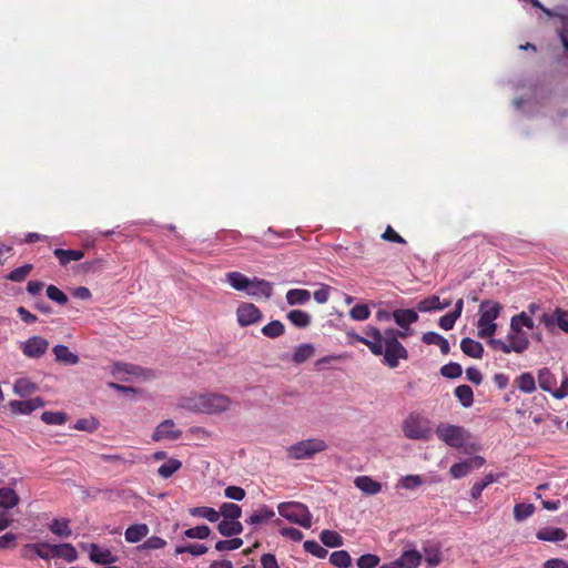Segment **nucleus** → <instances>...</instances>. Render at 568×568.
Segmentation results:
<instances>
[{
    "instance_id": "nucleus-28",
    "label": "nucleus",
    "mask_w": 568,
    "mask_h": 568,
    "mask_svg": "<svg viewBox=\"0 0 568 568\" xmlns=\"http://www.w3.org/2000/svg\"><path fill=\"white\" fill-rule=\"evenodd\" d=\"M38 390V385L28 377H20L13 384L14 394L27 397Z\"/></svg>"
},
{
    "instance_id": "nucleus-29",
    "label": "nucleus",
    "mask_w": 568,
    "mask_h": 568,
    "mask_svg": "<svg viewBox=\"0 0 568 568\" xmlns=\"http://www.w3.org/2000/svg\"><path fill=\"white\" fill-rule=\"evenodd\" d=\"M460 349L464 354L473 358H481L484 354L483 345L469 337H465L460 342Z\"/></svg>"
},
{
    "instance_id": "nucleus-37",
    "label": "nucleus",
    "mask_w": 568,
    "mask_h": 568,
    "mask_svg": "<svg viewBox=\"0 0 568 568\" xmlns=\"http://www.w3.org/2000/svg\"><path fill=\"white\" fill-rule=\"evenodd\" d=\"M315 353V347L311 343L300 344L293 352L292 361L295 364H302L311 358Z\"/></svg>"
},
{
    "instance_id": "nucleus-33",
    "label": "nucleus",
    "mask_w": 568,
    "mask_h": 568,
    "mask_svg": "<svg viewBox=\"0 0 568 568\" xmlns=\"http://www.w3.org/2000/svg\"><path fill=\"white\" fill-rule=\"evenodd\" d=\"M149 534V527L145 524H135L126 528L125 530V540L128 542L134 544L142 540Z\"/></svg>"
},
{
    "instance_id": "nucleus-39",
    "label": "nucleus",
    "mask_w": 568,
    "mask_h": 568,
    "mask_svg": "<svg viewBox=\"0 0 568 568\" xmlns=\"http://www.w3.org/2000/svg\"><path fill=\"white\" fill-rule=\"evenodd\" d=\"M49 529L52 534L61 538H68L72 534L68 519H53L49 525Z\"/></svg>"
},
{
    "instance_id": "nucleus-2",
    "label": "nucleus",
    "mask_w": 568,
    "mask_h": 568,
    "mask_svg": "<svg viewBox=\"0 0 568 568\" xmlns=\"http://www.w3.org/2000/svg\"><path fill=\"white\" fill-rule=\"evenodd\" d=\"M414 333L410 325L396 328H386L382 332V345L384 352L382 353L383 362L389 368H396L400 361L408 359V351L399 342V339H406Z\"/></svg>"
},
{
    "instance_id": "nucleus-15",
    "label": "nucleus",
    "mask_w": 568,
    "mask_h": 568,
    "mask_svg": "<svg viewBox=\"0 0 568 568\" xmlns=\"http://www.w3.org/2000/svg\"><path fill=\"white\" fill-rule=\"evenodd\" d=\"M273 293V285L271 282H267L262 278H251L246 294L253 297H263L268 300Z\"/></svg>"
},
{
    "instance_id": "nucleus-14",
    "label": "nucleus",
    "mask_w": 568,
    "mask_h": 568,
    "mask_svg": "<svg viewBox=\"0 0 568 568\" xmlns=\"http://www.w3.org/2000/svg\"><path fill=\"white\" fill-rule=\"evenodd\" d=\"M90 559L99 565H111L116 561V556L111 552L106 547H101L97 544H90L87 547Z\"/></svg>"
},
{
    "instance_id": "nucleus-36",
    "label": "nucleus",
    "mask_w": 568,
    "mask_h": 568,
    "mask_svg": "<svg viewBox=\"0 0 568 568\" xmlns=\"http://www.w3.org/2000/svg\"><path fill=\"white\" fill-rule=\"evenodd\" d=\"M53 558H62L68 562H72L78 558V552L71 544L54 545Z\"/></svg>"
},
{
    "instance_id": "nucleus-55",
    "label": "nucleus",
    "mask_w": 568,
    "mask_h": 568,
    "mask_svg": "<svg viewBox=\"0 0 568 568\" xmlns=\"http://www.w3.org/2000/svg\"><path fill=\"white\" fill-rule=\"evenodd\" d=\"M31 270H32V265L31 264H24V265H22L20 267L14 268L13 271H11L7 275V278L9 281H12V282H22L29 275Z\"/></svg>"
},
{
    "instance_id": "nucleus-18",
    "label": "nucleus",
    "mask_w": 568,
    "mask_h": 568,
    "mask_svg": "<svg viewBox=\"0 0 568 568\" xmlns=\"http://www.w3.org/2000/svg\"><path fill=\"white\" fill-rule=\"evenodd\" d=\"M53 548L54 545H51L49 542L42 541L37 544H29L24 547L23 556L27 558H30L31 556L29 552H34L38 557L49 560L53 558Z\"/></svg>"
},
{
    "instance_id": "nucleus-49",
    "label": "nucleus",
    "mask_w": 568,
    "mask_h": 568,
    "mask_svg": "<svg viewBox=\"0 0 568 568\" xmlns=\"http://www.w3.org/2000/svg\"><path fill=\"white\" fill-rule=\"evenodd\" d=\"M41 420L47 425H63L68 420V415L63 412H43Z\"/></svg>"
},
{
    "instance_id": "nucleus-8",
    "label": "nucleus",
    "mask_w": 568,
    "mask_h": 568,
    "mask_svg": "<svg viewBox=\"0 0 568 568\" xmlns=\"http://www.w3.org/2000/svg\"><path fill=\"white\" fill-rule=\"evenodd\" d=\"M327 444L322 438H308L287 447V456L292 459H308L327 449Z\"/></svg>"
},
{
    "instance_id": "nucleus-9",
    "label": "nucleus",
    "mask_w": 568,
    "mask_h": 568,
    "mask_svg": "<svg viewBox=\"0 0 568 568\" xmlns=\"http://www.w3.org/2000/svg\"><path fill=\"white\" fill-rule=\"evenodd\" d=\"M346 335L349 338V343L359 342L366 345L368 349L372 352V354L376 356H381L382 353L384 352L382 345V331L376 326H365V328L363 329V335H359L353 331L347 332Z\"/></svg>"
},
{
    "instance_id": "nucleus-11",
    "label": "nucleus",
    "mask_w": 568,
    "mask_h": 568,
    "mask_svg": "<svg viewBox=\"0 0 568 568\" xmlns=\"http://www.w3.org/2000/svg\"><path fill=\"white\" fill-rule=\"evenodd\" d=\"M540 323L550 332L558 327L568 334V311L556 307L551 313H544Z\"/></svg>"
},
{
    "instance_id": "nucleus-59",
    "label": "nucleus",
    "mask_w": 568,
    "mask_h": 568,
    "mask_svg": "<svg viewBox=\"0 0 568 568\" xmlns=\"http://www.w3.org/2000/svg\"><path fill=\"white\" fill-rule=\"evenodd\" d=\"M47 296L53 301L57 302L60 305H64L68 302L67 295L57 286L49 285L47 287Z\"/></svg>"
},
{
    "instance_id": "nucleus-34",
    "label": "nucleus",
    "mask_w": 568,
    "mask_h": 568,
    "mask_svg": "<svg viewBox=\"0 0 568 568\" xmlns=\"http://www.w3.org/2000/svg\"><path fill=\"white\" fill-rule=\"evenodd\" d=\"M515 384L517 388L525 394H531L537 388L535 377L529 372L518 375L515 379Z\"/></svg>"
},
{
    "instance_id": "nucleus-40",
    "label": "nucleus",
    "mask_w": 568,
    "mask_h": 568,
    "mask_svg": "<svg viewBox=\"0 0 568 568\" xmlns=\"http://www.w3.org/2000/svg\"><path fill=\"white\" fill-rule=\"evenodd\" d=\"M18 503L19 497L13 489L8 487L0 488V506L2 508H13Z\"/></svg>"
},
{
    "instance_id": "nucleus-7",
    "label": "nucleus",
    "mask_w": 568,
    "mask_h": 568,
    "mask_svg": "<svg viewBox=\"0 0 568 568\" xmlns=\"http://www.w3.org/2000/svg\"><path fill=\"white\" fill-rule=\"evenodd\" d=\"M278 514L287 519L290 523L300 525L304 528H311L312 526V514L308 508L297 501L281 503L277 506Z\"/></svg>"
},
{
    "instance_id": "nucleus-35",
    "label": "nucleus",
    "mask_w": 568,
    "mask_h": 568,
    "mask_svg": "<svg viewBox=\"0 0 568 568\" xmlns=\"http://www.w3.org/2000/svg\"><path fill=\"white\" fill-rule=\"evenodd\" d=\"M251 278L240 272H229L226 274V282L236 291H247Z\"/></svg>"
},
{
    "instance_id": "nucleus-58",
    "label": "nucleus",
    "mask_w": 568,
    "mask_h": 568,
    "mask_svg": "<svg viewBox=\"0 0 568 568\" xmlns=\"http://www.w3.org/2000/svg\"><path fill=\"white\" fill-rule=\"evenodd\" d=\"M424 484L419 475H406L400 479V487L407 490H413Z\"/></svg>"
},
{
    "instance_id": "nucleus-46",
    "label": "nucleus",
    "mask_w": 568,
    "mask_h": 568,
    "mask_svg": "<svg viewBox=\"0 0 568 568\" xmlns=\"http://www.w3.org/2000/svg\"><path fill=\"white\" fill-rule=\"evenodd\" d=\"M217 513H220V516H223L224 519H239L242 515V509L236 504L224 503L221 505Z\"/></svg>"
},
{
    "instance_id": "nucleus-19",
    "label": "nucleus",
    "mask_w": 568,
    "mask_h": 568,
    "mask_svg": "<svg viewBox=\"0 0 568 568\" xmlns=\"http://www.w3.org/2000/svg\"><path fill=\"white\" fill-rule=\"evenodd\" d=\"M418 318V313L413 308H397L393 311V321L398 327L415 324Z\"/></svg>"
},
{
    "instance_id": "nucleus-57",
    "label": "nucleus",
    "mask_w": 568,
    "mask_h": 568,
    "mask_svg": "<svg viewBox=\"0 0 568 568\" xmlns=\"http://www.w3.org/2000/svg\"><path fill=\"white\" fill-rule=\"evenodd\" d=\"M371 315L369 307L366 304H357L349 311V316L354 321H366Z\"/></svg>"
},
{
    "instance_id": "nucleus-30",
    "label": "nucleus",
    "mask_w": 568,
    "mask_h": 568,
    "mask_svg": "<svg viewBox=\"0 0 568 568\" xmlns=\"http://www.w3.org/2000/svg\"><path fill=\"white\" fill-rule=\"evenodd\" d=\"M217 530L222 536H236L243 531V525L237 519H223L219 523Z\"/></svg>"
},
{
    "instance_id": "nucleus-53",
    "label": "nucleus",
    "mask_w": 568,
    "mask_h": 568,
    "mask_svg": "<svg viewBox=\"0 0 568 568\" xmlns=\"http://www.w3.org/2000/svg\"><path fill=\"white\" fill-rule=\"evenodd\" d=\"M535 511L532 504H517L514 507V517L517 521H523L530 517Z\"/></svg>"
},
{
    "instance_id": "nucleus-43",
    "label": "nucleus",
    "mask_w": 568,
    "mask_h": 568,
    "mask_svg": "<svg viewBox=\"0 0 568 568\" xmlns=\"http://www.w3.org/2000/svg\"><path fill=\"white\" fill-rule=\"evenodd\" d=\"M423 552L425 561L429 567H436L442 562V554L437 546H425Z\"/></svg>"
},
{
    "instance_id": "nucleus-51",
    "label": "nucleus",
    "mask_w": 568,
    "mask_h": 568,
    "mask_svg": "<svg viewBox=\"0 0 568 568\" xmlns=\"http://www.w3.org/2000/svg\"><path fill=\"white\" fill-rule=\"evenodd\" d=\"M211 529L206 525L189 528L183 532V536L190 539H205L210 536Z\"/></svg>"
},
{
    "instance_id": "nucleus-27",
    "label": "nucleus",
    "mask_w": 568,
    "mask_h": 568,
    "mask_svg": "<svg viewBox=\"0 0 568 568\" xmlns=\"http://www.w3.org/2000/svg\"><path fill=\"white\" fill-rule=\"evenodd\" d=\"M286 302L288 305H305L311 301V292L304 288H292L286 293Z\"/></svg>"
},
{
    "instance_id": "nucleus-16",
    "label": "nucleus",
    "mask_w": 568,
    "mask_h": 568,
    "mask_svg": "<svg viewBox=\"0 0 568 568\" xmlns=\"http://www.w3.org/2000/svg\"><path fill=\"white\" fill-rule=\"evenodd\" d=\"M44 406V402L41 397H34L27 400H11L9 403V407L12 413L29 415L38 408Z\"/></svg>"
},
{
    "instance_id": "nucleus-25",
    "label": "nucleus",
    "mask_w": 568,
    "mask_h": 568,
    "mask_svg": "<svg viewBox=\"0 0 568 568\" xmlns=\"http://www.w3.org/2000/svg\"><path fill=\"white\" fill-rule=\"evenodd\" d=\"M422 561V554L416 549H406L397 559L400 568H417Z\"/></svg>"
},
{
    "instance_id": "nucleus-50",
    "label": "nucleus",
    "mask_w": 568,
    "mask_h": 568,
    "mask_svg": "<svg viewBox=\"0 0 568 568\" xmlns=\"http://www.w3.org/2000/svg\"><path fill=\"white\" fill-rule=\"evenodd\" d=\"M284 332H285V327H284L283 323L280 321H272V322L267 323L265 326H263V328H262L263 335H265L266 337H270V338H276V337L283 335Z\"/></svg>"
},
{
    "instance_id": "nucleus-42",
    "label": "nucleus",
    "mask_w": 568,
    "mask_h": 568,
    "mask_svg": "<svg viewBox=\"0 0 568 568\" xmlns=\"http://www.w3.org/2000/svg\"><path fill=\"white\" fill-rule=\"evenodd\" d=\"M455 396L464 407H470L474 402V393L470 386L459 385L455 389Z\"/></svg>"
},
{
    "instance_id": "nucleus-56",
    "label": "nucleus",
    "mask_w": 568,
    "mask_h": 568,
    "mask_svg": "<svg viewBox=\"0 0 568 568\" xmlns=\"http://www.w3.org/2000/svg\"><path fill=\"white\" fill-rule=\"evenodd\" d=\"M306 552L314 555L317 558H325L327 550L315 540H306L303 545Z\"/></svg>"
},
{
    "instance_id": "nucleus-63",
    "label": "nucleus",
    "mask_w": 568,
    "mask_h": 568,
    "mask_svg": "<svg viewBox=\"0 0 568 568\" xmlns=\"http://www.w3.org/2000/svg\"><path fill=\"white\" fill-rule=\"evenodd\" d=\"M379 564V557L373 554H366L357 559L358 568H375Z\"/></svg>"
},
{
    "instance_id": "nucleus-17",
    "label": "nucleus",
    "mask_w": 568,
    "mask_h": 568,
    "mask_svg": "<svg viewBox=\"0 0 568 568\" xmlns=\"http://www.w3.org/2000/svg\"><path fill=\"white\" fill-rule=\"evenodd\" d=\"M354 485L367 496H374L382 491V484L366 475L357 476L354 479Z\"/></svg>"
},
{
    "instance_id": "nucleus-12",
    "label": "nucleus",
    "mask_w": 568,
    "mask_h": 568,
    "mask_svg": "<svg viewBox=\"0 0 568 568\" xmlns=\"http://www.w3.org/2000/svg\"><path fill=\"white\" fill-rule=\"evenodd\" d=\"M237 323L242 327L257 323L262 318L261 311L252 303H242L236 308Z\"/></svg>"
},
{
    "instance_id": "nucleus-5",
    "label": "nucleus",
    "mask_w": 568,
    "mask_h": 568,
    "mask_svg": "<svg viewBox=\"0 0 568 568\" xmlns=\"http://www.w3.org/2000/svg\"><path fill=\"white\" fill-rule=\"evenodd\" d=\"M488 344L494 349H499L505 354H523L528 349L530 341L527 332L509 324L506 339L491 338L488 341Z\"/></svg>"
},
{
    "instance_id": "nucleus-6",
    "label": "nucleus",
    "mask_w": 568,
    "mask_h": 568,
    "mask_svg": "<svg viewBox=\"0 0 568 568\" xmlns=\"http://www.w3.org/2000/svg\"><path fill=\"white\" fill-rule=\"evenodd\" d=\"M402 430L406 438L412 440H429L433 428L429 419L418 413H410L403 420Z\"/></svg>"
},
{
    "instance_id": "nucleus-54",
    "label": "nucleus",
    "mask_w": 568,
    "mask_h": 568,
    "mask_svg": "<svg viewBox=\"0 0 568 568\" xmlns=\"http://www.w3.org/2000/svg\"><path fill=\"white\" fill-rule=\"evenodd\" d=\"M98 427H99V422L94 417L78 419L73 425L74 429L88 432V433L95 432L98 429Z\"/></svg>"
},
{
    "instance_id": "nucleus-22",
    "label": "nucleus",
    "mask_w": 568,
    "mask_h": 568,
    "mask_svg": "<svg viewBox=\"0 0 568 568\" xmlns=\"http://www.w3.org/2000/svg\"><path fill=\"white\" fill-rule=\"evenodd\" d=\"M536 537L541 541L558 542L565 540L567 534L562 528L542 527L537 531Z\"/></svg>"
},
{
    "instance_id": "nucleus-20",
    "label": "nucleus",
    "mask_w": 568,
    "mask_h": 568,
    "mask_svg": "<svg viewBox=\"0 0 568 568\" xmlns=\"http://www.w3.org/2000/svg\"><path fill=\"white\" fill-rule=\"evenodd\" d=\"M537 381L539 388L552 395L557 385V378L555 374L547 367H542L537 372Z\"/></svg>"
},
{
    "instance_id": "nucleus-23",
    "label": "nucleus",
    "mask_w": 568,
    "mask_h": 568,
    "mask_svg": "<svg viewBox=\"0 0 568 568\" xmlns=\"http://www.w3.org/2000/svg\"><path fill=\"white\" fill-rule=\"evenodd\" d=\"M113 373L118 376L121 375H131L133 377H141L143 379L150 377L143 368L128 363H118L114 365Z\"/></svg>"
},
{
    "instance_id": "nucleus-48",
    "label": "nucleus",
    "mask_w": 568,
    "mask_h": 568,
    "mask_svg": "<svg viewBox=\"0 0 568 568\" xmlns=\"http://www.w3.org/2000/svg\"><path fill=\"white\" fill-rule=\"evenodd\" d=\"M510 324L514 326H517L518 328L523 329L524 327L528 329H532L535 327V322L532 320V316H530L527 312H521L517 315H514L510 318Z\"/></svg>"
},
{
    "instance_id": "nucleus-52",
    "label": "nucleus",
    "mask_w": 568,
    "mask_h": 568,
    "mask_svg": "<svg viewBox=\"0 0 568 568\" xmlns=\"http://www.w3.org/2000/svg\"><path fill=\"white\" fill-rule=\"evenodd\" d=\"M470 470L471 463H467V460H465L454 464L449 469V475L455 479H459L466 477L470 473Z\"/></svg>"
},
{
    "instance_id": "nucleus-24",
    "label": "nucleus",
    "mask_w": 568,
    "mask_h": 568,
    "mask_svg": "<svg viewBox=\"0 0 568 568\" xmlns=\"http://www.w3.org/2000/svg\"><path fill=\"white\" fill-rule=\"evenodd\" d=\"M275 511L266 505H262L256 510H254L250 517L246 519V523L252 526H256L263 523H266L274 518Z\"/></svg>"
},
{
    "instance_id": "nucleus-38",
    "label": "nucleus",
    "mask_w": 568,
    "mask_h": 568,
    "mask_svg": "<svg viewBox=\"0 0 568 568\" xmlns=\"http://www.w3.org/2000/svg\"><path fill=\"white\" fill-rule=\"evenodd\" d=\"M193 517H200L209 520L210 523H216L220 518V513L212 507H194L189 510Z\"/></svg>"
},
{
    "instance_id": "nucleus-13",
    "label": "nucleus",
    "mask_w": 568,
    "mask_h": 568,
    "mask_svg": "<svg viewBox=\"0 0 568 568\" xmlns=\"http://www.w3.org/2000/svg\"><path fill=\"white\" fill-rule=\"evenodd\" d=\"M181 435L182 432L176 427L175 423L172 419H165L155 427L152 439L154 442L176 440Z\"/></svg>"
},
{
    "instance_id": "nucleus-10",
    "label": "nucleus",
    "mask_w": 568,
    "mask_h": 568,
    "mask_svg": "<svg viewBox=\"0 0 568 568\" xmlns=\"http://www.w3.org/2000/svg\"><path fill=\"white\" fill-rule=\"evenodd\" d=\"M49 348V342L38 335L31 336L20 343L22 354L28 358H40Z\"/></svg>"
},
{
    "instance_id": "nucleus-64",
    "label": "nucleus",
    "mask_w": 568,
    "mask_h": 568,
    "mask_svg": "<svg viewBox=\"0 0 568 568\" xmlns=\"http://www.w3.org/2000/svg\"><path fill=\"white\" fill-rule=\"evenodd\" d=\"M224 496L232 500H242L245 497V490L239 486H229L224 489Z\"/></svg>"
},
{
    "instance_id": "nucleus-45",
    "label": "nucleus",
    "mask_w": 568,
    "mask_h": 568,
    "mask_svg": "<svg viewBox=\"0 0 568 568\" xmlns=\"http://www.w3.org/2000/svg\"><path fill=\"white\" fill-rule=\"evenodd\" d=\"M329 561L337 568H348L352 564V558L346 550H337L331 554Z\"/></svg>"
},
{
    "instance_id": "nucleus-62",
    "label": "nucleus",
    "mask_w": 568,
    "mask_h": 568,
    "mask_svg": "<svg viewBox=\"0 0 568 568\" xmlns=\"http://www.w3.org/2000/svg\"><path fill=\"white\" fill-rule=\"evenodd\" d=\"M166 546V541L158 536H152L148 538L140 548L143 550H155V549H162Z\"/></svg>"
},
{
    "instance_id": "nucleus-41",
    "label": "nucleus",
    "mask_w": 568,
    "mask_h": 568,
    "mask_svg": "<svg viewBox=\"0 0 568 568\" xmlns=\"http://www.w3.org/2000/svg\"><path fill=\"white\" fill-rule=\"evenodd\" d=\"M320 538H321V541L326 547L334 548V547H341L343 545V537L337 531H334V530H328V529L323 530L320 535Z\"/></svg>"
},
{
    "instance_id": "nucleus-44",
    "label": "nucleus",
    "mask_w": 568,
    "mask_h": 568,
    "mask_svg": "<svg viewBox=\"0 0 568 568\" xmlns=\"http://www.w3.org/2000/svg\"><path fill=\"white\" fill-rule=\"evenodd\" d=\"M181 466L182 463L179 459L170 458L159 467L158 474L160 477L166 479L170 478L175 471H178Z\"/></svg>"
},
{
    "instance_id": "nucleus-26",
    "label": "nucleus",
    "mask_w": 568,
    "mask_h": 568,
    "mask_svg": "<svg viewBox=\"0 0 568 568\" xmlns=\"http://www.w3.org/2000/svg\"><path fill=\"white\" fill-rule=\"evenodd\" d=\"M54 256L58 258L60 265L67 266L73 261H80L84 256V252L81 250H63L55 248L53 251Z\"/></svg>"
},
{
    "instance_id": "nucleus-47",
    "label": "nucleus",
    "mask_w": 568,
    "mask_h": 568,
    "mask_svg": "<svg viewBox=\"0 0 568 568\" xmlns=\"http://www.w3.org/2000/svg\"><path fill=\"white\" fill-rule=\"evenodd\" d=\"M497 480V477L494 474H487L481 480L476 481L470 490V495L474 499L480 497L483 490Z\"/></svg>"
},
{
    "instance_id": "nucleus-3",
    "label": "nucleus",
    "mask_w": 568,
    "mask_h": 568,
    "mask_svg": "<svg viewBox=\"0 0 568 568\" xmlns=\"http://www.w3.org/2000/svg\"><path fill=\"white\" fill-rule=\"evenodd\" d=\"M435 433L443 443L452 448L462 449L466 454L478 449V445L473 442L471 434L463 426L440 423Z\"/></svg>"
},
{
    "instance_id": "nucleus-31",
    "label": "nucleus",
    "mask_w": 568,
    "mask_h": 568,
    "mask_svg": "<svg viewBox=\"0 0 568 568\" xmlns=\"http://www.w3.org/2000/svg\"><path fill=\"white\" fill-rule=\"evenodd\" d=\"M286 318L297 328H306L312 323V316L302 310H292L286 314Z\"/></svg>"
},
{
    "instance_id": "nucleus-1",
    "label": "nucleus",
    "mask_w": 568,
    "mask_h": 568,
    "mask_svg": "<svg viewBox=\"0 0 568 568\" xmlns=\"http://www.w3.org/2000/svg\"><path fill=\"white\" fill-rule=\"evenodd\" d=\"M229 396L219 393H194L180 399L179 406L183 409L207 415L222 414L231 408Z\"/></svg>"
},
{
    "instance_id": "nucleus-32",
    "label": "nucleus",
    "mask_w": 568,
    "mask_h": 568,
    "mask_svg": "<svg viewBox=\"0 0 568 568\" xmlns=\"http://www.w3.org/2000/svg\"><path fill=\"white\" fill-rule=\"evenodd\" d=\"M52 351L55 359L61 363L67 365H75L79 363V356L72 353L65 345H55Z\"/></svg>"
},
{
    "instance_id": "nucleus-4",
    "label": "nucleus",
    "mask_w": 568,
    "mask_h": 568,
    "mask_svg": "<svg viewBox=\"0 0 568 568\" xmlns=\"http://www.w3.org/2000/svg\"><path fill=\"white\" fill-rule=\"evenodd\" d=\"M503 311L500 303L491 300H485L480 303L478 310L477 336L479 338L491 339L497 332V318Z\"/></svg>"
},
{
    "instance_id": "nucleus-21",
    "label": "nucleus",
    "mask_w": 568,
    "mask_h": 568,
    "mask_svg": "<svg viewBox=\"0 0 568 568\" xmlns=\"http://www.w3.org/2000/svg\"><path fill=\"white\" fill-rule=\"evenodd\" d=\"M452 304L450 300L440 301L438 296L433 295L422 300L417 308L419 312L426 313L432 311H442L447 308Z\"/></svg>"
},
{
    "instance_id": "nucleus-60",
    "label": "nucleus",
    "mask_w": 568,
    "mask_h": 568,
    "mask_svg": "<svg viewBox=\"0 0 568 568\" xmlns=\"http://www.w3.org/2000/svg\"><path fill=\"white\" fill-rule=\"evenodd\" d=\"M242 545H243V540L241 538L219 540L215 544V549L219 551L235 550V549H239Z\"/></svg>"
},
{
    "instance_id": "nucleus-61",
    "label": "nucleus",
    "mask_w": 568,
    "mask_h": 568,
    "mask_svg": "<svg viewBox=\"0 0 568 568\" xmlns=\"http://www.w3.org/2000/svg\"><path fill=\"white\" fill-rule=\"evenodd\" d=\"M462 373V366L457 363H448L440 368V374L447 378H457Z\"/></svg>"
}]
</instances>
